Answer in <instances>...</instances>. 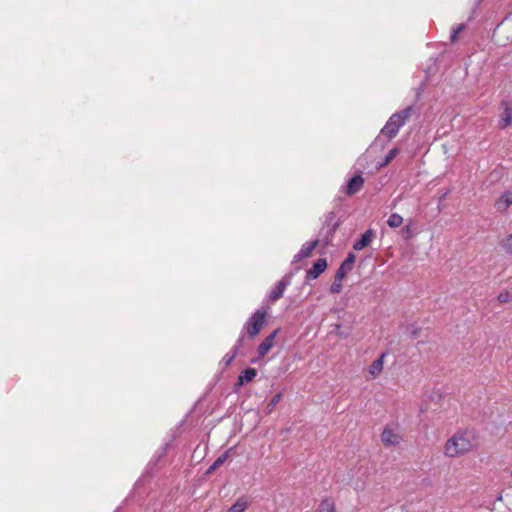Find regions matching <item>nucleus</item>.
Instances as JSON below:
<instances>
[{"instance_id": "cd10ccee", "label": "nucleus", "mask_w": 512, "mask_h": 512, "mask_svg": "<svg viewBox=\"0 0 512 512\" xmlns=\"http://www.w3.org/2000/svg\"><path fill=\"white\" fill-rule=\"evenodd\" d=\"M411 334H412L413 338H416L418 336V334H419L418 329H414Z\"/></svg>"}, {"instance_id": "f3484780", "label": "nucleus", "mask_w": 512, "mask_h": 512, "mask_svg": "<svg viewBox=\"0 0 512 512\" xmlns=\"http://www.w3.org/2000/svg\"><path fill=\"white\" fill-rule=\"evenodd\" d=\"M249 506V501L245 497H240L226 512H244Z\"/></svg>"}, {"instance_id": "5701e85b", "label": "nucleus", "mask_w": 512, "mask_h": 512, "mask_svg": "<svg viewBox=\"0 0 512 512\" xmlns=\"http://www.w3.org/2000/svg\"><path fill=\"white\" fill-rule=\"evenodd\" d=\"M281 398H282L281 393H278L272 397V399L269 401V403L267 404V407H266L268 414L274 410L275 406L280 402Z\"/></svg>"}, {"instance_id": "6e6552de", "label": "nucleus", "mask_w": 512, "mask_h": 512, "mask_svg": "<svg viewBox=\"0 0 512 512\" xmlns=\"http://www.w3.org/2000/svg\"><path fill=\"white\" fill-rule=\"evenodd\" d=\"M401 439V436L389 427H385L381 433V441L385 446H396L401 442Z\"/></svg>"}, {"instance_id": "b1692460", "label": "nucleus", "mask_w": 512, "mask_h": 512, "mask_svg": "<svg viewBox=\"0 0 512 512\" xmlns=\"http://www.w3.org/2000/svg\"><path fill=\"white\" fill-rule=\"evenodd\" d=\"M342 280L335 276L334 282L330 286V292L332 294H339L342 290Z\"/></svg>"}, {"instance_id": "1a4fd4ad", "label": "nucleus", "mask_w": 512, "mask_h": 512, "mask_svg": "<svg viewBox=\"0 0 512 512\" xmlns=\"http://www.w3.org/2000/svg\"><path fill=\"white\" fill-rule=\"evenodd\" d=\"M280 329H275L272 333H270L258 346V355L259 357H264L274 346V340L279 333Z\"/></svg>"}, {"instance_id": "4be33fe9", "label": "nucleus", "mask_w": 512, "mask_h": 512, "mask_svg": "<svg viewBox=\"0 0 512 512\" xmlns=\"http://www.w3.org/2000/svg\"><path fill=\"white\" fill-rule=\"evenodd\" d=\"M502 248L506 253L512 254V233L507 235L501 242Z\"/></svg>"}, {"instance_id": "aec40b11", "label": "nucleus", "mask_w": 512, "mask_h": 512, "mask_svg": "<svg viewBox=\"0 0 512 512\" xmlns=\"http://www.w3.org/2000/svg\"><path fill=\"white\" fill-rule=\"evenodd\" d=\"M228 457V451H226L225 453H223L222 455H220L215 461L214 463L209 467V469L207 470V474H210L212 473L213 471H215L216 469H218L227 459Z\"/></svg>"}, {"instance_id": "f8f14e48", "label": "nucleus", "mask_w": 512, "mask_h": 512, "mask_svg": "<svg viewBox=\"0 0 512 512\" xmlns=\"http://www.w3.org/2000/svg\"><path fill=\"white\" fill-rule=\"evenodd\" d=\"M364 185V178L361 175L353 176L347 183L346 194L352 196L358 193Z\"/></svg>"}, {"instance_id": "c756f323", "label": "nucleus", "mask_w": 512, "mask_h": 512, "mask_svg": "<svg viewBox=\"0 0 512 512\" xmlns=\"http://www.w3.org/2000/svg\"><path fill=\"white\" fill-rule=\"evenodd\" d=\"M409 230H410V229H409V226H406V227L403 229V231H405L406 233H409Z\"/></svg>"}, {"instance_id": "bb28decb", "label": "nucleus", "mask_w": 512, "mask_h": 512, "mask_svg": "<svg viewBox=\"0 0 512 512\" xmlns=\"http://www.w3.org/2000/svg\"><path fill=\"white\" fill-rule=\"evenodd\" d=\"M338 225L339 224L336 222L329 229L328 235L326 236V239H325V244L326 245H328L331 242V239L333 238V235H334L335 231L337 230Z\"/></svg>"}, {"instance_id": "393cba45", "label": "nucleus", "mask_w": 512, "mask_h": 512, "mask_svg": "<svg viewBox=\"0 0 512 512\" xmlns=\"http://www.w3.org/2000/svg\"><path fill=\"white\" fill-rule=\"evenodd\" d=\"M465 29L464 24H459L456 28L452 30L450 40L452 43L456 42L458 35Z\"/></svg>"}, {"instance_id": "a878e982", "label": "nucleus", "mask_w": 512, "mask_h": 512, "mask_svg": "<svg viewBox=\"0 0 512 512\" xmlns=\"http://www.w3.org/2000/svg\"><path fill=\"white\" fill-rule=\"evenodd\" d=\"M497 300L500 303H507L512 300V295L508 291H502L498 297Z\"/></svg>"}, {"instance_id": "39448f33", "label": "nucleus", "mask_w": 512, "mask_h": 512, "mask_svg": "<svg viewBox=\"0 0 512 512\" xmlns=\"http://www.w3.org/2000/svg\"><path fill=\"white\" fill-rule=\"evenodd\" d=\"M319 240L305 242L297 254L294 255L292 263H297L304 258L309 257L313 250L318 246Z\"/></svg>"}, {"instance_id": "f03ea898", "label": "nucleus", "mask_w": 512, "mask_h": 512, "mask_svg": "<svg viewBox=\"0 0 512 512\" xmlns=\"http://www.w3.org/2000/svg\"><path fill=\"white\" fill-rule=\"evenodd\" d=\"M413 108L409 106L390 116L384 127L380 131L381 136L387 137L388 141L393 139L399 132V129L406 124L411 117Z\"/></svg>"}, {"instance_id": "2eb2a0df", "label": "nucleus", "mask_w": 512, "mask_h": 512, "mask_svg": "<svg viewBox=\"0 0 512 512\" xmlns=\"http://www.w3.org/2000/svg\"><path fill=\"white\" fill-rule=\"evenodd\" d=\"M243 346V335H239L235 345L233 346L232 350L230 351V353H227L222 361L225 363V365H230L232 363V361L235 359V357L238 355L239 353V349Z\"/></svg>"}, {"instance_id": "f257e3e1", "label": "nucleus", "mask_w": 512, "mask_h": 512, "mask_svg": "<svg viewBox=\"0 0 512 512\" xmlns=\"http://www.w3.org/2000/svg\"><path fill=\"white\" fill-rule=\"evenodd\" d=\"M474 434L469 430H460L452 435L444 445V455L456 458L472 451L474 447Z\"/></svg>"}, {"instance_id": "4468645a", "label": "nucleus", "mask_w": 512, "mask_h": 512, "mask_svg": "<svg viewBox=\"0 0 512 512\" xmlns=\"http://www.w3.org/2000/svg\"><path fill=\"white\" fill-rule=\"evenodd\" d=\"M373 237H374L373 230H371V229L367 230L365 233H363L361 235V238L358 239L354 243L353 249L357 250V251L364 249L372 242Z\"/></svg>"}, {"instance_id": "6ab92c4d", "label": "nucleus", "mask_w": 512, "mask_h": 512, "mask_svg": "<svg viewBox=\"0 0 512 512\" xmlns=\"http://www.w3.org/2000/svg\"><path fill=\"white\" fill-rule=\"evenodd\" d=\"M403 223V217L397 213H393L389 216L387 224L391 228H398Z\"/></svg>"}, {"instance_id": "0eeeda50", "label": "nucleus", "mask_w": 512, "mask_h": 512, "mask_svg": "<svg viewBox=\"0 0 512 512\" xmlns=\"http://www.w3.org/2000/svg\"><path fill=\"white\" fill-rule=\"evenodd\" d=\"M356 260V256L354 253H348L346 259L341 263L339 268L336 271V277L339 279H344L347 273H349L354 266Z\"/></svg>"}, {"instance_id": "7c9ffc66", "label": "nucleus", "mask_w": 512, "mask_h": 512, "mask_svg": "<svg viewBox=\"0 0 512 512\" xmlns=\"http://www.w3.org/2000/svg\"><path fill=\"white\" fill-rule=\"evenodd\" d=\"M448 192H446L445 194H443V196L441 197V199H444L446 196H447Z\"/></svg>"}, {"instance_id": "dca6fc26", "label": "nucleus", "mask_w": 512, "mask_h": 512, "mask_svg": "<svg viewBox=\"0 0 512 512\" xmlns=\"http://www.w3.org/2000/svg\"><path fill=\"white\" fill-rule=\"evenodd\" d=\"M257 375V370L255 368H247L240 373L238 376V380L236 386H242L247 382L252 381Z\"/></svg>"}, {"instance_id": "c85d7f7f", "label": "nucleus", "mask_w": 512, "mask_h": 512, "mask_svg": "<svg viewBox=\"0 0 512 512\" xmlns=\"http://www.w3.org/2000/svg\"><path fill=\"white\" fill-rule=\"evenodd\" d=\"M337 335L341 338H346L348 336V334L343 333V331L337 332Z\"/></svg>"}, {"instance_id": "412c9836", "label": "nucleus", "mask_w": 512, "mask_h": 512, "mask_svg": "<svg viewBox=\"0 0 512 512\" xmlns=\"http://www.w3.org/2000/svg\"><path fill=\"white\" fill-rule=\"evenodd\" d=\"M399 154L398 148L391 149L385 156L384 161L381 163V167L388 165L397 155Z\"/></svg>"}, {"instance_id": "423d86ee", "label": "nucleus", "mask_w": 512, "mask_h": 512, "mask_svg": "<svg viewBox=\"0 0 512 512\" xmlns=\"http://www.w3.org/2000/svg\"><path fill=\"white\" fill-rule=\"evenodd\" d=\"M327 268V260L325 258H319L310 268L306 271V280H314L318 278Z\"/></svg>"}, {"instance_id": "a211bd4d", "label": "nucleus", "mask_w": 512, "mask_h": 512, "mask_svg": "<svg viewBox=\"0 0 512 512\" xmlns=\"http://www.w3.org/2000/svg\"><path fill=\"white\" fill-rule=\"evenodd\" d=\"M335 511H336L335 503L330 498H324L320 502L318 509H317V512H335Z\"/></svg>"}, {"instance_id": "9d476101", "label": "nucleus", "mask_w": 512, "mask_h": 512, "mask_svg": "<svg viewBox=\"0 0 512 512\" xmlns=\"http://www.w3.org/2000/svg\"><path fill=\"white\" fill-rule=\"evenodd\" d=\"M501 106L503 108L501 119L499 122V127L501 129H504L512 124V104H510L507 101H503L501 103Z\"/></svg>"}, {"instance_id": "7ed1b4c3", "label": "nucleus", "mask_w": 512, "mask_h": 512, "mask_svg": "<svg viewBox=\"0 0 512 512\" xmlns=\"http://www.w3.org/2000/svg\"><path fill=\"white\" fill-rule=\"evenodd\" d=\"M268 312L266 309H258L255 311L249 319L243 325L240 335H243V341L245 337L254 339L262 330L266 323V316Z\"/></svg>"}, {"instance_id": "20e7f679", "label": "nucleus", "mask_w": 512, "mask_h": 512, "mask_svg": "<svg viewBox=\"0 0 512 512\" xmlns=\"http://www.w3.org/2000/svg\"><path fill=\"white\" fill-rule=\"evenodd\" d=\"M291 279V275L283 276L268 295V301L271 303L278 301L283 296L285 289L291 284Z\"/></svg>"}, {"instance_id": "9b49d317", "label": "nucleus", "mask_w": 512, "mask_h": 512, "mask_svg": "<svg viewBox=\"0 0 512 512\" xmlns=\"http://www.w3.org/2000/svg\"><path fill=\"white\" fill-rule=\"evenodd\" d=\"M512 205V191L503 193L495 202V209L499 213H505Z\"/></svg>"}, {"instance_id": "ddd939ff", "label": "nucleus", "mask_w": 512, "mask_h": 512, "mask_svg": "<svg viewBox=\"0 0 512 512\" xmlns=\"http://www.w3.org/2000/svg\"><path fill=\"white\" fill-rule=\"evenodd\" d=\"M386 353H382L376 360H374L368 368V372L373 379L377 378L383 371L384 358Z\"/></svg>"}]
</instances>
